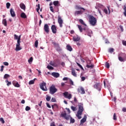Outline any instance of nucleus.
Segmentation results:
<instances>
[{"label":"nucleus","mask_w":126,"mask_h":126,"mask_svg":"<svg viewBox=\"0 0 126 126\" xmlns=\"http://www.w3.org/2000/svg\"><path fill=\"white\" fill-rule=\"evenodd\" d=\"M76 11L74 12L75 16H78V15H82L83 14V12H85L86 9L85 8L82 7L80 5H76L75 7Z\"/></svg>","instance_id":"nucleus-1"},{"label":"nucleus","mask_w":126,"mask_h":126,"mask_svg":"<svg viewBox=\"0 0 126 126\" xmlns=\"http://www.w3.org/2000/svg\"><path fill=\"white\" fill-rule=\"evenodd\" d=\"M14 39L15 40H17V44L16 45V51H20V50H22V48L20 47V43H21V35H20L19 36L16 35H14Z\"/></svg>","instance_id":"nucleus-2"},{"label":"nucleus","mask_w":126,"mask_h":126,"mask_svg":"<svg viewBox=\"0 0 126 126\" xmlns=\"http://www.w3.org/2000/svg\"><path fill=\"white\" fill-rule=\"evenodd\" d=\"M61 116L62 118H64L65 120H66V121H69L70 120L71 124H74V123L75 122V120H74V119L71 118L70 115H66L65 113H62Z\"/></svg>","instance_id":"nucleus-3"},{"label":"nucleus","mask_w":126,"mask_h":126,"mask_svg":"<svg viewBox=\"0 0 126 126\" xmlns=\"http://www.w3.org/2000/svg\"><path fill=\"white\" fill-rule=\"evenodd\" d=\"M79 109L77 112L76 117H77L79 120L81 119V115H82V112L84 111V109L83 108V104H79L78 105Z\"/></svg>","instance_id":"nucleus-4"},{"label":"nucleus","mask_w":126,"mask_h":126,"mask_svg":"<svg viewBox=\"0 0 126 126\" xmlns=\"http://www.w3.org/2000/svg\"><path fill=\"white\" fill-rule=\"evenodd\" d=\"M89 22L92 26H95L97 23V19L92 15L89 16Z\"/></svg>","instance_id":"nucleus-5"},{"label":"nucleus","mask_w":126,"mask_h":126,"mask_svg":"<svg viewBox=\"0 0 126 126\" xmlns=\"http://www.w3.org/2000/svg\"><path fill=\"white\" fill-rule=\"evenodd\" d=\"M53 45L54 46V48H55L56 50L59 53H60L63 51V49L60 47V44L58 43L54 42Z\"/></svg>","instance_id":"nucleus-6"},{"label":"nucleus","mask_w":126,"mask_h":126,"mask_svg":"<svg viewBox=\"0 0 126 126\" xmlns=\"http://www.w3.org/2000/svg\"><path fill=\"white\" fill-rule=\"evenodd\" d=\"M50 93V94H55L57 91H58V89L56 88V87H55V85H52L49 89Z\"/></svg>","instance_id":"nucleus-7"},{"label":"nucleus","mask_w":126,"mask_h":126,"mask_svg":"<svg viewBox=\"0 0 126 126\" xmlns=\"http://www.w3.org/2000/svg\"><path fill=\"white\" fill-rule=\"evenodd\" d=\"M63 95L64 97V98H67V99H68L69 100H70L71 99L72 95L71 94H68V92H65L63 93Z\"/></svg>","instance_id":"nucleus-8"},{"label":"nucleus","mask_w":126,"mask_h":126,"mask_svg":"<svg viewBox=\"0 0 126 126\" xmlns=\"http://www.w3.org/2000/svg\"><path fill=\"white\" fill-rule=\"evenodd\" d=\"M47 84L45 82H43L40 85V89L43 90V91H47L48 89H47V87H46V85Z\"/></svg>","instance_id":"nucleus-9"},{"label":"nucleus","mask_w":126,"mask_h":126,"mask_svg":"<svg viewBox=\"0 0 126 126\" xmlns=\"http://www.w3.org/2000/svg\"><path fill=\"white\" fill-rule=\"evenodd\" d=\"M86 67H87V68H91V69L94 67V64L91 63V61L89 60L87 61Z\"/></svg>","instance_id":"nucleus-10"},{"label":"nucleus","mask_w":126,"mask_h":126,"mask_svg":"<svg viewBox=\"0 0 126 126\" xmlns=\"http://www.w3.org/2000/svg\"><path fill=\"white\" fill-rule=\"evenodd\" d=\"M44 30L46 33L49 34L50 32V28H49V25L47 24H45L44 26Z\"/></svg>","instance_id":"nucleus-11"},{"label":"nucleus","mask_w":126,"mask_h":126,"mask_svg":"<svg viewBox=\"0 0 126 126\" xmlns=\"http://www.w3.org/2000/svg\"><path fill=\"white\" fill-rule=\"evenodd\" d=\"M58 23L59 24L60 27H63V21L61 16H58Z\"/></svg>","instance_id":"nucleus-12"},{"label":"nucleus","mask_w":126,"mask_h":126,"mask_svg":"<svg viewBox=\"0 0 126 126\" xmlns=\"http://www.w3.org/2000/svg\"><path fill=\"white\" fill-rule=\"evenodd\" d=\"M83 30H85V31L87 32V34L88 36H89V37H91V36H92V34H93L92 31L89 29H83Z\"/></svg>","instance_id":"nucleus-13"},{"label":"nucleus","mask_w":126,"mask_h":126,"mask_svg":"<svg viewBox=\"0 0 126 126\" xmlns=\"http://www.w3.org/2000/svg\"><path fill=\"white\" fill-rule=\"evenodd\" d=\"M51 30L53 34H56L57 31H58V30H57V26H56V25H53L51 26Z\"/></svg>","instance_id":"nucleus-14"},{"label":"nucleus","mask_w":126,"mask_h":126,"mask_svg":"<svg viewBox=\"0 0 126 126\" xmlns=\"http://www.w3.org/2000/svg\"><path fill=\"white\" fill-rule=\"evenodd\" d=\"M94 87L98 91H101V85L99 83H96L94 85Z\"/></svg>","instance_id":"nucleus-15"},{"label":"nucleus","mask_w":126,"mask_h":126,"mask_svg":"<svg viewBox=\"0 0 126 126\" xmlns=\"http://www.w3.org/2000/svg\"><path fill=\"white\" fill-rule=\"evenodd\" d=\"M80 40V37H79L78 35H76L73 37V41L74 42H78V41Z\"/></svg>","instance_id":"nucleus-16"},{"label":"nucleus","mask_w":126,"mask_h":126,"mask_svg":"<svg viewBox=\"0 0 126 126\" xmlns=\"http://www.w3.org/2000/svg\"><path fill=\"white\" fill-rule=\"evenodd\" d=\"M78 92L79 93H81V94H85V91L84 90V88L81 87L80 88L78 89Z\"/></svg>","instance_id":"nucleus-17"},{"label":"nucleus","mask_w":126,"mask_h":126,"mask_svg":"<svg viewBox=\"0 0 126 126\" xmlns=\"http://www.w3.org/2000/svg\"><path fill=\"white\" fill-rule=\"evenodd\" d=\"M51 75L56 78H58V77H60V73L58 72H52Z\"/></svg>","instance_id":"nucleus-18"},{"label":"nucleus","mask_w":126,"mask_h":126,"mask_svg":"<svg viewBox=\"0 0 126 126\" xmlns=\"http://www.w3.org/2000/svg\"><path fill=\"white\" fill-rule=\"evenodd\" d=\"M87 119V116H86V115H84V118L80 121L81 125H83V124H84V123L86 122Z\"/></svg>","instance_id":"nucleus-19"},{"label":"nucleus","mask_w":126,"mask_h":126,"mask_svg":"<svg viewBox=\"0 0 126 126\" xmlns=\"http://www.w3.org/2000/svg\"><path fill=\"white\" fill-rule=\"evenodd\" d=\"M10 14L11 16H12V17H15V12H14V10H13V9L11 8L10 10Z\"/></svg>","instance_id":"nucleus-20"},{"label":"nucleus","mask_w":126,"mask_h":126,"mask_svg":"<svg viewBox=\"0 0 126 126\" xmlns=\"http://www.w3.org/2000/svg\"><path fill=\"white\" fill-rule=\"evenodd\" d=\"M13 85H14V86H15V87H20V85H19V84L18 83V82L15 81H13Z\"/></svg>","instance_id":"nucleus-21"},{"label":"nucleus","mask_w":126,"mask_h":126,"mask_svg":"<svg viewBox=\"0 0 126 126\" xmlns=\"http://www.w3.org/2000/svg\"><path fill=\"white\" fill-rule=\"evenodd\" d=\"M20 7L22 9H23V10H25L26 9V6H25V4L23 3H21L20 4Z\"/></svg>","instance_id":"nucleus-22"},{"label":"nucleus","mask_w":126,"mask_h":126,"mask_svg":"<svg viewBox=\"0 0 126 126\" xmlns=\"http://www.w3.org/2000/svg\"><path fill=\"white\" fill-rule=\"evenodd\" d=\"M21 17L22 18H24V19H25V18H27V16L26 15V14H25V13L24 12H23L21 14Z\"/></svg>","instance_id":"nucleus-23"},{"label":"nucleus","mask_w":126,"mask_h":126,"mask_svg":"<svg viewBox=\"0 0 126 126\" xmlns=\"http://www.w3.org/2000/svg\"><path fill=\"white\" fill-rule=\"evenodd\" d=\"M66 49L68 51H69V52H71V51H72V47H71L69 45H67L66 46Z\"/></svg>","instance_id":"nucleus-24"},{"label":"nucleus","mask_w":126,"mask_h":126,"mask_svg":"<svg viewBox=\"0 0 126 126\" xmlns=\"http://www.w3.org/2000/svg\"><path fill=\"white\" fill-rule=\"evenodd\" d=\"M2 24L5 26H7V22H6V19H4L2 20Z\"/></svg>","instance_id":"nucleus-25"},{"label":"nucleus","mask_w":126,"mask_h":126,"mask_svg":"<svg viewBox=\"0 0 126 126\" xmlns=\"http://www.w3.org/2000/svg\"><path fill=\"white\" fill-rule=\"evenodd\" d=\"M53 4H54V5H55V6H59V1H54L53 2Z\"/></svg>","instance_id":"nucleus-26"},{"label":"nucleus","mask_w":126,"mask_h":126,"mask_svg":"<svg viewBox=\"0 0 126 126\" xmlns=\"http://www.w3.org/2000/svg\"><path fill=\"white\" fill-rule=\"evenodd\" d=\"M71 73L73 76H75V77H76V76H77V75L76 74V73L75 72V70H72Z\"/></svg>","instance_id":"nucleus-27"},{"label":"nucleus","mask_w":126,"mask_h":126,"mask_svg":"<svg viewBox=\"0 0 126 126\" xmlns=\"http://www.w3.org/2000/svg\"><path fill=\"white\" fill-rule=\"evenodd\" d=\"M79 21L81 23V24H82V25H84V26H87L86 24L84 23L83 20L81 19L79 20Z\"/></svg>","instance_id":"nucleus-28"},{"label":"nucleus","mask_w":126,"mask_h":126,"mask_svg":"<svg viewBox=\"0 0 126 126\" xmlns=\"http://www.w3.org/2000/svg\"><path fill=\"white\" fill-rule=\"evenodd\" d=\"M77 26H78V28L80 30V32H82V31L83 30V29H82V27H81V26L79 25H77Z\"/></svg>","instance_id":"nucleus-29"},{"label":"nucleus","mask_w":126,"mask_h":126,"mask_svg":"<svg viewBox=\"0 0 126 126\" xmlns=\"http://www.w3.org/2000/svg\"><path fill=\"white\" fill-rule=\"evenodd\" d=\"M34 82H35V79L32 80L30 81V82H29V85H31L32 84H34Z\"/></svg>","instance_id":"nucleus-30"},{"label":"nucleus","mask_w":126,"mask_h":126,"mask_svg":"<svg viewBox=\"0 0 126 126\" xmlns=\"http://www.w3.org/2000/svg\"><path fill=\"white\" fill-rule=\"evenodd\" d=\"M114 48H109L108 50L109 53H110V54H113L114 53Z\"/></svg>","instance_id":"nucleus-31"},{"label":"nucleus","mask_w":126,"mask_h":126,"mask_svg":"<svg viewBox=\"0 0 126 126\" xmlns=\"http://www.w3.org/2000/svg\"><path fill=\"white\" fill-rule=\"evenodd\" d=\"M47 68L50 70L54 69V67L50 65H48Z\"/></svg>","instance_id":"nucleus-32"},{"label":"nucleus","mask_w":126,"mask_h":126,"mask_svg":"<svg viewBox=\"0 0 126 126\" xmlns=\"http://www.w3.org/2000/svg\"><path fill=\"white\" fill-rule=\"evenodd\" d=\"M8 77H10V76L7 74H5L4 75L3 78H4L5 79H6L8 78Z\"/></svg>","instance_id":"nucleus-33"},{"label":"nucleus","mask_w":126,"mask_h":126,"mask_svg":"<svg viewBox=\"0 0 126 126\" xmlns=\"http://www.w3.org/2000/svg\"><path fill=\"white\" fill-rule=\"evenodd\" d=\"M49 64H50V65H52V66H56V63H55V62L51 61Z\"/></svg>","instance_id":"nucleus-34"},{"label":"nucleus","mask_w":126,"mask_h":126,"mask_svg":"<svg viewBox=\"0 0 126 126\" xmlns=\"http://www.w3.org/2000/svg\"><path fill=\"white\" fill-rule=\"evenodd\" d=\"M36 6H37V8H36V11H37V12L39 13V10H40V4L36 5Z\"/></svg>","instance_id":"nucleus-35"},{"label":"nucleus","mask_w":126,"mask_h":126,"mask_svg":"<svg viewBox=\"0 0 126 126\" xmlns=\"http://www.w3.org/2000/svg\"><path fill=\"white\" fill-rule=\"evenodd\" d=\"M5 82H6V83H7V85L8 86H9V85H11V82H9L8 80H6Z\"/></svg>","instance_id":"nucleus-36"},{"label":"nucleus","mask_w":126,"mask_h":126,"mask_svg":"<svg viewBox=\"0 0 126 126\" xmlns=\"http://www.w3.org/2000/svg\"><path fill=\"white\" fill-rule=\"evenodd\" d=\"M32 62H33V57H31L30 59L28 60V62L30 63H32Z\"/></svg>","instance_id":"nucleus-37"},{"label":"nucleus","mask_w":126,"mask_h":126,"mask_svg":"<svg viewBox=\"0 0 126 126\" xmlns=\"http://www.w3.org/2000/svg\"><path fill=\"white\" fill-rule=\"evenodd\" d=\"M105 67H106L107 68H110V64L109 63L106 62L105 63Z\"/></svg>","instance_id":"nucleus-38"},{"label":"nucleus","mask_w":126,"mask_h":126,"mask_svg":"<svg viewBox=\"0 0 126 126\" xmlns=\"http://www.w3.org/2000/svg\"><path fill=\"white\" fill-rule=\"evenodd\" d=\"M97 6L100 8H104V6L100 3L97 4Z\"/></svg>","instance_id":"nucleus-39"},{"label":"nucleus","mask_w":126,"mask_h":126,"mask_svg":"<svg viewBox=\"0 0 126 126\" xmlns=\"http://www.w3.org/2000/svg\"><path fill=\"white\" fill-rule=\"evenodd\" d=\"M113 120L114 121H117V114L116 113H114V115H113Z\"/></svg>","instance_id":"nucleus-40"},{"label":"nucleus","mask_w":126,"mask_h":126,"mask_svg":"<svg viewBox=\"0 0 126 126\" xmlns=\"http://www.w3.org/2000/svg\"><path fill=\"white\" fill-rule=\"evenodd\" d=\"M38 40H36L34 42V46L35 48H38Z\"/></svg>","instance_id":"nucleus-41"},{"label":"nucleus","mask_w":126,"mask_h":126,"mask_svg":"<svg viewBox=\"0 0 126 126\" xmlns=\"http://www.w3.org/2000/svg\"><path fill=\"white\" fill-rule=\"evenodd\" d=\"M6 8L8 9L9 7H10V3L9 2H7L6 4Z\"/></svg>","instance_id":"nucleus-42"},{"label":"nucleus","mask_w":126,"mask_h":126,"mask_svg":"<svg viewBox=\"0 0 126 126\" xmlns=\"http://www.w3.org/2000/svg\"><path fill=\"white\" fill-rule=\"evenodd\" d=\"M124 14L125 16L126 17V6H124Z\"/></svg>","instance_id":"nucleus-43"},{"label":"nucleus","mask_w":126,"mask_h":126,"mask_svg":"<svg viewBox=\"0 0 126 126\" xmlns=\"http://www.w3.org/2000/svg\"><path fill=\"white\" fill-rule=\"evenodd\" d=\"M118 59L120 62H124V58H123L122 57L119 56Z\"/></svg>","instance_id":"nucleus-44"},{"label":"nucleus","mask_w":126,"mask_h":126,"mask_svg":"<svg viewBox=\"0 0 126 126\" xmlns=\"http://www.w3.org/2000/svg\"><path fill=\"white\" fill-rule=\"evenodd\" d=\"M46 99V101L49 102V101H50V100H51V96H47Z\"/></svg>","instance_id":"nucleus-45"},{"label":"nucleus","mask_w":126,"mask_h":126,"mask_svg":"<svg viewBox=\"0 0 126 126\" xmlns=\"http://www.w3.org/2000/svg\"><path fill=\"white\" fill-rule=\"evenodd\" d=\"M71 110H72V111H76V107H74V106H71Z\"/></svg>","instance_id":"nucleus-46"},{"label":"nucleus","mask_w":126,"mask_h":126,"mask_svg":"<svg viewBox=\"0 0 126 126\" xmlns=\"http://www.w3.org/2000/svg\"><path fill=\"white\" fill-rule=\"evenodd\" d=\"M31 109V108H30V107L29 106H26L25 110L26 111H30V109Z\"/></svg>","instance_id":"nucleus-47"},{"label":"nucleus","mask_w":126,"mask_h":126,"mask_svg":"<svg viewBox=\"0 0 126 126\" xmlns=\"http://www.w3.org/2000/svg\"><path fill=\"white\" fill-rule=\"evenodd\" d=\"M103 11L105 14H108V10L107 9H104L103 10Z\"/></svg>","instance_id":"nucleus-48"},{"label":"nucleus","mask_w":126,"mask_h":126,"mask_svg":"<svg viewBox=\"0 0 126 126\" xmlns=\"http://www.w3.org/2000/svg\"><path fill=\"white\" fill-rule=\"evenodd\" d=\"M77 64L78 66H79V67L80 68H81V69H83V67H82V66L81 65H80V64H79V63H77Z\"/></svg>","instance_id":"nucleus-49"},{"label":"nucleus","mask_w":126,"mask_h":126,"mask_svg":"<svg viewBox=\"0 0 126 126\" xmlns=\"http://www.w3.org/2000/svg\"><path fill=\"white\" fill-rule=\"evenodd\" d=\"M0 122H1L2 123V124H4V120H3V118H0Z\"/></svg>","instance_id":"nucleus-50"},{"label":"nucleus","mask_w":126,"mask_h":126,"mask_svg":"<svg viewBox=\"0 0 126 126\" xmlns=\"http://www.w3.org/2000/svg\"><path fill=\"white\" fill-rule=\"evenodd\" d=\"M51 102H57V100H56V98L52 97L51 99Z\"/></svg>","instance_id":"nucleus-51"},{"label":"nucleus","mask_w":126,"mask_h":126,"mask_svg":"<svg viewBox=\"0 0 126 126\" xmlns=\"http://www.w3.org/2000/svg\"><path fill=\"white\" fill-rule=\"evenodd\" d=\"M69 83L71 85H74L73 81H72L71 79L69 80Z\"/></svg>","instance_id":"nucleus-52"},{"label":"nucleus","mask_w":126,"mask_h":126,"mask_svg":"<svg viewBox=\"0 0 126 126\" xmlns=\"http://www.w3.org/2000/svg\"><path fill=\"white\" fill-rule=\"evenodd\" d=\"M50 10H51V11H52V12H54V8L53 7V6H50Z\"/></svg>","instance_id":"nucleus-53"},{"label":"nucleus","mask_w":126,"mask_h":126,"mask_svg":"<svg viewBox=\"0 0 126 126\" xmlns=\"http://www.w3.org/2000/svg\"><path fill=\"white\" fill-rule=\"evenodd\" d=\"M120 28L122 32H124V28H123V26H122V25L120 26Z\"/></svg>","instance_id":"nucleus-54"},{"label":"nucleus","mask_w":126,"mask_h":126,"mask_svg":"<svg viewBox=\"0 0 126 126\" xmlns=\"http://www.w3.org/2000/svg\"><path fill=\"white\" fill-rule=\"evenodd\" d=\"M122 43H123L124 46H126V41L123 40Z\"/></svg>","instance_id":"nucleus-55"},{"label":"nucleus","mask_w":126,"mask_h":126,"mask_svg":"<svg viewBox=\"0 0 126 126\" xmlns=\"http://www.w3.org/2000/svg\"><path fill=\"white\" fill-rule=\"evenodd\" d=\"M3 67H4V66L3 65H2V66H1V69H0V70L1 72L3 71Z\"/></svg>","instance_id":"nucleus-56"},{"label":"nucleus","mask_w":126,"mask_h":126,"mask_svg":"<svg viewBox=\"0 0 126 126\" xmlns=\"http://www.w3.org/2000/svg\"><path fill=\"white\" fill-rule=\"evenodd\" d=\"M82 81H84L85 79H86V78L85 77H81Z\"/></svg>","instance_id":"nucleus-57"},{"label":"nucleus","mask_w":126,"mask_h":126,"mask_svg":"<svg viewBox=\"0 0 126 126\" xmlns=\"http://www.w3.org/2000/svg\"><path fill=\"white\" fill-rule=\"evenodd\" d=\"M68 78L67 77H64L63 79V80L64 81H65L66 80H68Z\"/></svg>","instance_id":"nucleus-58"},{"label":"nucleus","mask_w":126,"mask_h":126,"mask_svg":"<svg viewBox=\"0 0 126 126\" xmlns=\"http://www.w3.org/2000/svg\"><path fill=\"white\" fill-rule=\"evenodd\" d=\"M61 65L63 66H64L65 65V63H64V62H62Z\"/></svg>","instance_id":"nucleus-59"},{"label":"nucleus","mask_w":126,"mask_h":126,"mask_svg":"<svg viewBox=\"0 0 126 126\" xmlns=\"http://www.w3.org/2000/svg\"><path fill=\"white\" fill-rule=\"evenodd\" d=\"M55 106V107H58V105L57 104H55L54 105H52V108L53 109H54V106Z\"/></svg>","instance_id":"nucleus-60"},{"label":"nucleus","mask_w":126,"mask_h":126,"mask_svg":"<svg viewBox=\"0 0 126 126\" xmlns=\"http://www.w3.org/2000/svg\"><path fill=\"white\" fill-rule=\"evenodd\" d=\"M3 64L4 65H8L9 64H8V63H7V62H4Z\"/></svg>","instance_id":"nucleus-61"},{"label":"nucleus","mask_w":126,"mask_h":126,"mask_svg":"<svg viewBox=\"0 0 126 126\" xmlns=\"http://www.w3.org/2000/svg\"><path fill=\"white\" fill-rule=\"evenodd\" d=\"M67 112L68 114H69L70 113V110L69 108H67L66 109Z\"/></svg>","instance_id":"nucleus-62"},{"label":"nucleus","mask_w":126,"mask_h":126,"mask_svg":"<svg viewBox=\"0 0 126 126\" xmlns=\"http://www.w3.org/2000/svg\"><path fill=\"white\" fill-rule=\"evenodd\" d=\"M123 112H126V108H125V107H124V108H123Z\"/></svg>","instance_id":"nucleus-63"},{"label":"nucleus","mask_w":126,"mask_h":126,"mask_svg":"<svg viewBox=\"0 0 126 126\" xmlns=\"http://www.w3.org/2000/svg\"><path fill=\"white\" fill-rule=\"evenodd\" d=\"M50 126H56L54 123H51Z\"/></svg>","instance_id":"nucleus-64"}]
</instances>
